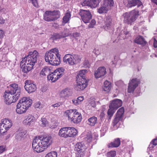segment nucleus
Returning a JSON list of instances; mask_svg holds the SVG:
<instances>
[{
  "label": "nucleus",
  "instance_id": "obj_57",
  "mask_svg": "<svg viewBox=\"0 0 157 157\" xmlns=\"http://www.w3.org/2000/svg\"><path fill=\"white\" fill-rule=\"evenodd\" d=\"M4 20L3 19L2 17H0V24H3L4 23Z\"/></svg>",
  "mask_w": 157,
  "mask_h": 157
},
{
  "label": "nucleus",
  "instance_id": "obj_13",
  "mask_svg": "<svg viewBox=\"0 0 157 157\" xmlns=\"http://www.w3.org/2000/svg\"><path fill=\"white\" fill-rule=\"evenodd\" d=\"M140 83L139 79L136 78H133L130 80L128 87V92L129 93L133 92Z\"/></svg>",
  "mask_w": 157,
  "mask_h": 157
},
{
  "label": "nucleus",
  "instance_id": "obj_64",
  "mask_svg": "<svg viewBox=\"0 0 157 157\" xmlns=\"http://www.w3.org/2000/svg\"><path fill=\"white\" fill-rule=\"evenodd\" d=\"M151 147H153V146H151Z\"/></svg>",
  "mask_w": 157,
  "mask_h": 157
},
{
  "label": "nucleus",
  "instance_id": "obj_34",
  "mask_svg": "<svg viewBox=\"0 0 157 157\" xmlns=\"http://www.w3.org/2000/svg\"><path fill=\"white\" fill-rule=\"evenodd\" d=\"M51 69L47 67H44L41 71L40 74L43 76L49 75L51 73Z\"/></svg>",
  "mask_w": 157,
  "mask_h": 157
},
{
  "label": "nucleus",
  "instance_id": "obj_19",
  "mask_svg": "<svg viewBox=\"0 0 157 157\" xmlns=\"http://www.w3.org/2000/svg\"><path fill=\"white\" fill-rule=\"evenodd\" d=\"M77 84L75 86V89L77 91L84 90L87 85L86 80H78Z\"/></svg>",
  "mask_w": 157,
  "mask_h": 157
},
{
  "label": "nucleus",
  "instance_id": "obj_61",
  "mask_svg": "<svg viewBox=\"0 0 157 157\" xmlns=\"http://www.w3.org/2000/svg\"><path fill=\"white\" fill-rule=\"evenodd\" d=\"M98 50H96L94 49L93 52H94L96 54H97L96 53V52H97V53H98V52H98Z\"/></svg>",
  "mask_w": 157,
  "mask_h": 157
},
{
  "label": "nucleus",
  "instance_id": "obj_4",
  "mask_svg": "<svg viewBox=\"0 0 157 157\" xmlns=\"http://www.w3.org/2000/svg\"><path fill=\"white\" fill-rule=\"evenodd\" d=\"M32 102V100L29 98H22L19 101L17 105L16 112L18 114H21L25 112L31 105Z\"/></svg>",
  "mask_w": 157,
  "mask_h": 157
},
{
  "label": "nucleus",
  "instance_id": "obj_44",
  "mask_svg": "<svg viewBox=\"0 0 157 157\" xmlns=\"http://www.w3.org/2000/svg\"><path fill=\"white\" fill-rule=\"evenodd\" d=\"M41 121L42 122L41 125L42 127L46 126L47 124L48 123V121L46 119L44 118H43L41 119Z\"/></svg>",
  "mask_w": 157,
  "mask_h": 157
},
{
  "label": "nucleus",
  "instance_id": "obj_41",
  "mask_svg": "<svg viewBox=\"0 0 157 157\" xmlns=\"http://www.w3.org/2000/svg\"><path fill=\"white\" fill-rule=\"evenodd\" d=\"M72 58L74 61L75 64L78 62L80 60V56L74 54L73 55H72Z\"/></svg>",
  "mask_w": 157,
  "mask_h": 157
},
{
  "label": "nucleus",
  "instance_id": "obj_33",
  "mask_svg": "<svg viewBox=\"0 0 157 157\" xmlns=\"http://www.w3.org/2000/svg\"><path fill=\"white\" fill-rule=\"evenodd\" d=\"M104 6H106L109 10L111 9V7L113 6L114 2L113 0H104Z\"/></svg>",
  "mask_w": 157,
  "mask_h": 157
},
{
  "label": "nucleus",
  "instance_id": "obj_42",
  "mask_svg": "<svg viewBox=\"0 0 157 157\" xmlns=\"http://www.w3.org/2000/svg\"><path fill=\"white\" fill-rule=\"evenodd\" d=\"M57 152L56 151H52L47 154L45 157H57Z\"/></svg>",
  "mask_w": 157,
  "mask_h": 157
},
{
  "label": "nucleus",
  "instance_id": "obj_46",
  "mask_svg": "<svg viewBox=\"0 0 157 157\" xmlns=\"http://www.w3.org/2000/svg\"><path fill=\"white\" fill-rule=\"evenodd\" d=\"M71 36H73V37L75 38V39H78V37H79L80 34L78 32H75L71 34Z\"/></svg>",
  "mask_w": 157,
  "mask_h": 157
},
{
  "label": "nucleus",
  "instance_id": "obj_36",
  "mask_svg": "<svg viewBox=\"0 0 157 157\" xmlns=\"http://www.w3.org/2000/svg\"><path fill=\"white\" fill-rule=\"evenodd\" d=\"M71 17V15L70 13H66L63 18V23L64 24L67 23L69 21Z\"/></svg>",
  "mask_w": 157,
  "mask_h": 157
},
{
  "label": "nucleus",
  "instance_id": "obj_28",
  "mask_svg": "<svg viewBox=\"0 0 157 157\" xmlns=\"http://www.w3.org/2000/svg\"><path fill=\"white\" fill-rule=\"evenodd\" d=\"M84 143L83 142L77 143L75 146V150H77L78 152H82L86 149Z\"/></svg>",
  "mask_w": 157,
  "mask_h": 157
},
{
  "label": "nucleus",
  "instance_id": "obj_43",
  "mask_svg": "<svg viewBox=\"0 0 157 157\" xmlns=\"http://www.w3.org/2000/svg\"><path fill=\"white\" fill-rule=\"evenodd\" d=\"M29 2H31L33 5L36 7L39 6L38 0H29Z\"/></svg>",
  "mask_w": 157,
  "mask_h": 157
},
{
  "label": "nucleus",
  "instance_id": "obj_63",
  "mask_svg": "<svg viewBox=\"0 0 157 157\" xmlns=\"http://www.w3.org/2000/svg\"><path fill=\"white\" fill-rule=\"evenodd\" d=\"M106 156H107L106 157H110V156L109 155H108L107 154Z\"/></svg>",
  "mask_w": 157,
  "mask_h": 157
},
{
  "label": "nucleus",
  "instance_id": "obj_22",
  "mask_svg": "<svg viewBox=\"0 0 157 157\" xmlns=\"http://www.w3.org/2000/svg\"><path fill=\"white\" fill-rule=\"evenodd\" d=\"M72 94V91L71 89L67 88L61 91L60 95L62 98H67L71 96Z\"/></svg>",
  "mask_w": 157,
  "mask_h": 157
},
{
  "label": "nucleus",
  "instance_id": "obj_53",
  "mask_svg": "<svg viewBox=\"0 0 157 157\" xmlns=\"http://www.w3.org/2000/svg\"><path fill=\"white\" fill-rule=\"evenodd\" d=\"M83 96L79 97L77 98L79 104L83 100Z\"/></svg>",
  "mask_w": 157,
  "mask_h": 157
},
{
  "label": "nucleus",
  "instance_id": "obj_26",
  "mask_svg": "<svg viewBox=\"0 0 157 157\" xmlns=\"http://www.w3.org/2000/svg\"><path fill=\"white\" fill-rule=\"evenodd\" d=\"M63 61L64 63H68L71 65L75 64L74 61L72 58V55L70 54H67L63 57Z\"/></svg>",
  "mask_w": 157,
  "mask_h": 157
},
{
  "label": "nucleus",
  "instance_id": "obj_18",
  "mask_svg": "<svg viewBox=\"0 0 157 157\" xmlns=\"http://www.w3.org/2000/svg\"><path fill=\"white\" fill-rule=\"evenodd\" d=\"M40 138L44 149L48 147L52 143V139L50 136H44L43 137L40 136Z\"/></svg>",
  "mask_w": 157,
  "mask_h": 157
},
{
  "label": "nucleus",
  "instance_id": "obj_52",
  "mask_svg": "<svg viewBox=\"0 0 157 157\" xmlns=\"http://www.w3.org/2000/svg\"><path fill=\"white\" fill-rule=\"evenodd\" d=\"M154 40L153 46L154 48H157V40H156L155 38H153Z\"/></svg>",
  "mask_w": 157,
  "mask_h": 157
},
{
  "label": "nucleus",
  "instance_id": "obj_6",
  "mask_svg": "<svg viewBox=\"0 0 157 157\" xmlns=\"http://www.w3.org/2000/svg\"><path fill=\"white\" fill-rule=\"evenodd\" d=\"M77 131L73 127H65L61 128L59 131V135L64 138L72 137L76 135Z\"/></svg>",
  "mask_w": 157,
  "mask_h": 157
},
{
  "label": "nucleus",
  "instance_id": "obj_48",
  "mask_svg": "<svg viewBox=\"0 0 157 157\" xmlns=\"http://www.w3.org/2000/svg\"><path fill=\"white\" fill-rule=\"evenodd\" d=\"M153 145L156 146L157 145V138L153 139L151 142L150 146L151 145Z\"/></svg>",
  "mask_w": 157,
  "mask_h": 157
},
{
  "label": "nucleus",
  "instance_id": "obj_9",
  "mask_svg": "<svg viewBox=\"0 0 157 157\" xmlns=\"http://www.w3.org/2000/svg\"><path fill=\"white\" fill-rule=\"evenodd\" d=\"M60 12L58 10L53 11H46L44 15V20L47 21H52L59 18L60 16Z\"/></svg>",
  "mask_w": 157,
  "mask_h": 157
},
{
  "label": "nucleus",
  "instance_id": "obj_25",
  "mask_svg": "<svg viewBox=\"0 0 157 157\" xmlns=\"http://www.w3.org/2000/svg\"><path fill=\"white\" fill-rule=\"evenodd\" d=\"M61 77L59 75V74L54 71L52 72L49 75H48L47 78L48 80H51L52 82H54L57 80Z\"/></svg>",
  "mask_w": 157,
  "mask_h": 157
},
{
  "label": "nucleus",
  "instance_id": "obj_17",
  "mask_svg": "<svg viewBox=\"0 0 157 157\" xmlns=\"http://www.w3.org/2000/svg\"><path fill=\"white\" fill-rule=\"evenodd\" d=\"M101 0H85L82 3L83 6H89L95 8L99 5Z\"/></svg>",
  "mask_w": 157,
  "mask_h": 157
},
{
  "label": "nucleus",
  "instance_id": "obj_24",
  "mask_svg": "<svg viewBox=\"0 0 157 157\" xmlns=\"http://www.w3.org/2000/svg\"><path fill=\"white\" fill-rule=\"evenodd\" d=\"M68 36L67 34L65 32H63L59 33H54L52 35L51 38L53 40H56L58 39L62 38H64Z\"/></svg>",
  "mask_w": 157,
  "mask_h": 157
},
{
  "label": "nucleus",
  "instance_id": "obj_2",
  "mask_svg": "<svg viewBox=\"0 0 157 157\" xmlns=\"http://www.w3.org/2000/svg\"><path fill=\"white\" fill-rule=\"evenodd\" d=\"M39 56L38 52L36 50L29 52V55L23 59L21 62L20 66L22 71L27 73L31 70L36 63Z\"/></svg>",
  "mask_w": 157,
  "mask_h": 157
},
{
  "label": "nucleus",
  "instance_id": "obj_14",
  "mask_svg": "<svg viewBox=\"0 0 157 157\" xmlns=\"http://www.w3.org/2000/svg\"><path fill=\"white\" fill-rule=\"evenodd\" d=\"M25 84L24 88L28 93H30L33 92L36 90V85L31 83L30 81L26 80L25 82Z\"/></svg>",
  "mask_w": 157,
  "mask_h": 157
},
{
  "label": "nucleus",
  "instance_id": "obj_39",
  "mask_svg": "<svg viewBox=\"0 0 157 157\" xmlns=\"http://www.w3.org/2000/svg\"><path fill=\"white\" fill-rule=\"evenodd\" d=\"M64 71L65 69L63 67H60L56 69L55 70V71L62 77L64 75Z\"/></svg>",
  "mask_w": 157,
  "mask_h": 157
},
{
  "label": "nucleus",
  "instance_id": "obj_30",
  "mask_svg": "<svg viewBox=\"0 0 157 157\" xmlns=\"http://www.w3.org/2000/svg\"><path fill=\"white\" fill-rule=\"evenodd\" d=\"M135 42L138 44L142 45V46H145L147 43L144 39L141 36H138L135 39Z\"/></svg>",
  "mask_w": 157,
  "mask_h": 157
},
{
  "label": "nucleus",
  "instance_id": "obj_15",
  "mask_svg": "<svg viewBox=\"0 0 157 157\" xmlns=\"http://www.w3.org/2000/svg\"><path fill=\"white\" fill-rule=\"evenodd\" d=\"M124 112L123 107L120 108L117 111L115 117L113 121V126L115 125L120 121L122 119L123 115Z\"/></svg>",
  "mask_w": 157,
  "mask_h": 157
},
{
  "label": "nucleus",
  "instance_id": "obj_20",
  "mask_svg": "<svg viewBox=\"0 0 157 157\" xmlns=\"http://www.w3.org/2000/svg\"><path fill=\"white\" fill-rule=\"evenodd\" d=\"M105 25L104 28L105 30L109 31L112 29V20L110 16H107L106 17L105 20Z\"/></svg>",
  "mask_w": 157,
  "mask_h": 157
},
{
  "label": "nucleus",
  "instance_id": "obj_11",
  "mask_svg": "<svg viewBox=\"0 0 157 157\" xmlns=\"http://www.w3.org/2000/svg\"><path fill=\"white\" fill-rule=\"evenodd\" d=\"M32 146L34 150L38 153L42 152L44 149L39 136L35 137L33 140Z\"/></svg>",
  "mask_w": 157,
  "mask_h": 157
},
{
  "label": "nucleus",
  "instance_id": "obj_16",
  "mask_svg": "<svg viewBox=\"0 0 157 157\" xmlns=\"http://www.w3.org/2000/svg\"><path fill=\"white\" fill-rule=\"evenodd\" d=\"M124 112L123 107L120 108L117 111L115 117L113 121V126L115 125L120 121L122 119L123 115Z\"/></svg>",
  "mask_w": 157,
  "mask_h": 157
},
{
  "label": "nucleus",
  "instance_id": "obj_51",
  "mask_svg": "<svg viewBox=\"0 0 157 157\" xmlns=\"http://www.w3.org/2000/svg\"><path fill=\"white\" fill-rule=\"evenodd\" d=\"M73 103L75 105H77L79 104L78 102V100L77 99H73L72 100Z\"/></svg>",
  "mask_w": 157,
  "mask_h": 157
},
{
  "label": "nucleus",
  "instance_id": "obj_47",
  "mask_svg": "<svg viewBox=\"0 0 157 157\" xmlns=\"http://www.w3.org/2000/svg\"><path fill=\"white\" fill-rule=\"evenodd\" d=\"M96 21L94 19H92L91 21V23L89 25V27L90 28H92L96 24Z\"/></svg>",
  "mask_w": 157,
  "mask_h": 157
},
{
  "label": "nucleus",
  "instance_id": "obj_27",
  "mask_svg": "<svg viewBox=\"0 0 157 157\" xmlns=\"http://www.w3.org/2000/svg\"><path fill=\"white\" fill-rule=\"evenodd\" d=\"M142 5V3L140 0H131L128 1L127 6L130 8L137 5L138 7H139Z\"/></svg>",
  "mask_w": 157,
  "mask_h": 157
},
{
  "label": "nucleus",
  "instance_id": "obj_8",
  "mask_svg": "<svg viewBox=\"0 0 157 157\" xmlns=\"http://www.w3.org/2000/svg\"><path fill=\"white\" fill-rule=\"evenodd\" d=\"M122 105V101L120 99H116L112 101L109 106V109L107 112L108 115L109 116V119H111L116 110L121 107Z\"/></svg>",
  "mask_w": 157,
  "mask_h": 157
},
{
  "label": "nucleus",
  "instance_id": "obj_58",
  "mask_svg": "<svg viewBox=\"0 0 157 157\" xmlns=\"http://www.w3.org/2000/svg\"><path fill=\"white\" fill-rule=\"evenodd\" d=\"M91 105V106L93 107H95L96 106V104L94 102L93 103H92Z\"/></svg>",
  "mask_w": 157,
  "mask_h": 157
},
{
  "label": "nucleus",
  "instance_id": "obj_54",
  "mask_svg": "<svg viewBox=\"0 0 157 157\" xmlns=\"http://www.w3.org/2000/svg\"><path fill=\"white\" fill-rule=\"evenodd\" d=\"M60 105L61 103L59 102H58L52 105L51 106L55 108L56 107H58Z\"/></svg>",
  "mask_w": 157,
  "mask_h": 157
},
{
  "label": "nucleus",
  "instance_id": "obj_21",
  "mask_svg": "<svg viewBox=\"0 0 157 157\" xmlns=\"http://www.w3.org/2000/svg\"><path fill=\"white\" fill-rule=\"evenodd\" d=\"M106 73V69L104 67H100L94 73L95 78H97L104 76Z\"/></svg>",
  "mask_w": 157,
  "mask_h": 157
},
{
  "label": "nucleus",
  "instance_id": "obj_38",
  "mask_svg": "<svg viewBox=\"0 0 157 157\" xmlns=\"http://www.w3.org/2000/svg\"><path fill=\"white\" fill-rule=\"evenodd\" d=\"M25 134V132L24 131H18L16 134V137L17 140H20L22 137Z\"/></svg>",
  "mask_w": 157,
  "mask_h": 157
},
{
  "label": "nucleus",
  "instance_id": "obj_45",
  "mask_svg": "<svg viewBox=\"0 0 157 157\" xmlns=\"http://www.w3.org/2000/svg\"><path fill=\"white\" fill-rule=\"evenodd\" d=\"M116 151H109L107 153L108 155H109L111 157H114L116 155Z\"/></svg>",
  "mask_w": 157,
  "mask_h": 157
},
{
  "label": "nucleus",
  "instance_id": "obj_1",
  "mask_svg": "<svg viewBox=\"0 0 157 157\" xmlns=\"http://www.w3.org/2000/svg\"><path fill=\"white\" fill-rule=\"evenodd\" d=\"M8 90L4 93V100L6 103L9 105L15 102L19 98L21 94V87L17 84L13 83L8 86Z\"/></svg>",
  "mask_w": 157,
  "mask_h": 157
},
{
  "label": "nucleus",
  "instance_id": "obj_5",
  "mask_svg": "<svg viewBox=\"0 0 157 157\" xmlns=\"http://www.w3.org/2000/svg\"><path fill=\"white\" fill-rule=\"evenodd\" d=\"M68 116L69 120L75 124H77L80 122L82 117L80 113L77 112L76 109L67 110L65 112Z\"/></svg>",
  "mask_w": 157,
  "mask_h": 157
},
{
  "label": "nucleus",
  "instance_id": "obj_56",
  "mask_svg": "<svg viewBox=\"0 0 157 157\" xmlns=\"http://www.w3.org/2000/svg\"><path fill=\"white\" fill-rule=\"evenodd\" d=\"M105 116V114L103 112H101L100 115V119H102Z\"/></svg>",
  "mask_w": 157,
  "mask_h": 157
},
{
  "label": "nucleus",
  "instance_id": "obj_40",
  "mask_svg": "<svg viewBox=\"0 0 157 157\" xmlns=\"http://www.w3.org/2000/svg\"><path fill=\"white\" fill-rule=\"evenodd\" d=\"M92 140V137L90 133L87 134L84 138V140L88 143L90 142Z\"/></svg>",
  "mask_w": 157,
  "mask_h": 157
},
{
  "label": "nucleus",
  "instance_id": "obj_50",
  "mask_svg": "<svg viewBox=\"0 0 157 157\" xmlns=\"http://www.w3.org/2000/svg\"><path fill=\"white\" fill-rule=\"evenodd\" d=\"M6 150V148L4 146H0V154L2 153Z\"/></svg>",
  "mask_w": 157,
  "mask_h": 157
},
{
  "label": "nucleus",
  "instance_id": "obj_23",
  "mask_svg": "<svg viewBox=\"0 0 157 157\" xmlns=\"http://www.w3.org/2000/svg\"><path fill=\"white\" fill-rule=\"evenodd\" d=\"M35 121V119L34 116L31 115H29L24 120L23 123L26 125L30 126L34 124Z\"/></svg>",
  "mask_w": 157,
  "mask_h": 157
},
{
  "label": "nucleus",
  "instance_id": "obj_60",
  "mask_svg": "<svg viewBox=\"0 0 157 157\" xmlns=\"http://www.w3.org/2000/svg\"><path fill=\"white\" fill-rule=\"evenodd\" d=\"M146 157H153L152 156H151V155L147 153L146 155Z\"/></svg>",
  "mask_w": 157,
  "mask_h": 157
},
{
  "label": "nucleus",
  "instance_id": "obj_29",
  "mask_svg": "<svg viewBox=\"0 0 157 157\" xmlns=\"http://www.w3.org/2000/svg\"><path fill=\"white\" fill-rule=\"evenodd\" d=\"M121 144V141L119 138L115 139L113 142H111L108 145L109 148L117 147H118Z\"/></svg>",
  "mask_w": 157,
  "mask_h": 157
},
{
  "label": "nucleus",
  "instance_id": "obj_62",
  "mask_svg": "<svg viewBox=\"0 0 157 157\" xmlns=\"http://www.w3.org/2000/svg\"><path fill=\"white\" fill-rule=\"evenodd\" d=\"M98 50H96L94 49L93 52H94L96 54H97L96 53V52H97V53H98V52H98Z\"/></svg>",
  "mask_w": 157,
  "mask_h": 157
},
{
  "label": "nucleus",
  "instance_id": "obj_35",
  "mask_svg": "<svg viewBox=\"0 0 157 157\" xmlns=\"http://www.w3.org/2000/svg\"><path fill=\"white\" fill-rule=\"evenodd\" d=\"M97 118L93 116L88 119L89 124L90 126H94L97 123Z\"/></svg>",
  "mask_w": 157,
  "mask_h": 157
},
{
  "label": "nucleus",
  "instance_id": "obj_59",
  "mask_svg": "<svg viewBox=\"0 0 157 157\" xmlns=\"http://www.w3.org/2000/svg\"><path fill=\"white\" fill-rule=\"evenodd\" d=\"M151 1L157 5V0H151Z\"/></svg>",
  "mask_w": 157,
  "mask_h": 157
},
{
  "label": "nucleus",
  "instance_id": "obj_12",
  "mask_svg": "<svg viewBox=\"0 0 157 157\" xmlns=\"http://www.w3.org/2000/svg\"><path fill=\"white\" fill-rule=\"evenodd\" d=\"M79 14L82 20L85 23H88L92 18V15L89 10H80Z\"/></svg>",
  "mask_w": 157,
  "mask_h": 157
},
{
  "label": "nucleus",
  "instance_id": "obj_49",
  "mask_svg": "<svg viewBox=\"0 0 157 157\" xmlns=\"http://www.w3.org/2000/svg\"><path fill=\"white\" fill-rule=\"evenodd\" d=\"M83 65L85 67L89 68L90 67V64L89 63L88 60H85L83 63Z\"/></svg>",
  "mask_w": 157,
  "mask_h": 157
},
{
  "label": "nucleus",
  "instance_id": "obj_10",
  "mask_svg": "<svg viewBox=\"0 0 157 157\" xmlns=\"http://www.w3.org/2000/svg\"><path fill=\"white\" fill-rule=\"evenodd\" d=\"M12 124L10 120L7 118L2 119L0 124V133L3 134L6 132L12 127Z\"/></svg>",
  "mask_w": 157,
  "mask_h": 157
},
{
  "label": "nucleus",
  "instance_id": "obj_7",
  "mask_svg": "<svg viewBox=\"0 0 157 157\" xmlns=\"http://www.w3.org/2000/svg\"><path fill=\"white\" fill-rule=\"evenodd\" d=\"M138 13L139 12L137 10H134L129 13H124L123 16L124 22L127 24H131L136 20L139 15Z\"/></svg>",
  "mask_w": 157,
  "mask_h": 157
},
{
  "label": "nucleus",
  "instance_id": "obj_3",
  "mask_svg": "<svg viewBox=\"0 0 157 157\" xmlns=\"http://www.w3.org/2000/svg\"><path fill=\"white\" fill-rule=\"evenodd\" d=\"M45 60L53 66H57L60 63V55L57 48L51 49L45 55Z\"/></svg>",
  "mask_w": 157,
  "mask_h": 157
},
{
  "label": "nucleus",
  "instance_id": "obj_55",
  "mask_svg": "<svg viewBox=\"0 0 157 157\" xmlns=\"http://www.w3.org/2000/svg\"><path fill=\"white\" fill-rule=\"evenodd\" d=\"M4 33L3 31L2 30L0 29V38H2L3 37Z\"/></svg>",
  "mask_w": 157,
  "mask_h": 157
},
{
  "label": "nucleus",
  "instance_id": "obj_31",
  "mask_svg": "<svg viewBox=\"0 0 157 157\" xmlns=\"http://www.w3.org/2000/svg\"><path fill=\"white\" fill-rule=\"evenodd\" d=\"M112 87L111 83L109 82L107 80L104 82V85L102 87L103 90L107 92H109L110 91Z\"/></svg>",
  "mask_w": 157,
  "mask_h": 157
},
{
  "label": "nucleus",
  "instance_id": "obj_32",
  "mask_svg": "<svg viewBox=\"0 0 157 157\" xmlns=\"http://www.w3.org/2000/svg\"><path fill=\"white\" fill-rule=\"evenodd\" d=\"M87 71L86 70H81L76 77V81L78 80H86L85 78V74Z\"/></svg>",
  "mask_w": 157,
  "mask_h": 157
},
{
  "label": "nucleus",
  "instance_id": "obj_37",
  "mask_svg": "<svg viewBox=\"0 0 157 157\" xmlns=\"http://www.w3.org/2000/svg\"><path fill=\"white\" fill-rule=\"evenodd\" d=\"M109 10L108 8L106 6H104L103 4L98 9V12L99 13L101 14L104 13H106Z\"/></svg>",
  "mask_w": 157,
  "mask_h": 157
}]
</instances>
